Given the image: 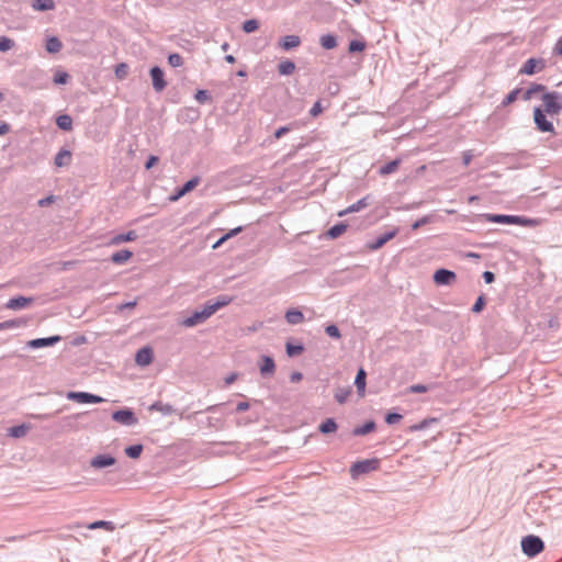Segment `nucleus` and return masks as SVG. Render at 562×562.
Listing matches in <instances>:
<instances>
[{"mask_svg": "<svg viewBox=\"0 0 562 562\" xmlns=\"http://www.w3.org/2000/svg\"><path fill=\"white\" fill-rule=\"evenodd\" d=\"M66 398L80 404H99L105 400L97 394H92L83 391H69L66 394Z\"/></svg>", "mask_w": 562, "mask_h": 562, "instance_id": "5", "label": "nucleus"}, {"mask_svg": "<svg viewBox=\"0 0 562 562\" xmlns=\"http://www.w3.org/2000/svg\"><path fill=\"white\" fill-rule=\"evenodd\" d=\"M337 429H338V424H337L336 419L333 417H328V418L324 419L318 426V431L323 435H328V434L335 432Z\"/></svg>", "mask_w": 562, "mask_h": 562, "instance_id": "27", "label": "nucleus"}, {"mask_svg": "<svg viewBox=\"0 0 562 562\" xmlns=\"http://www.w3.org/2000/svg\"><path fill=\"white\" fill-rule=\"evenodd\" d=\"M154 360V351L151 347L145 346L136 351L135 362L140 367L149 366Z\"/></svg>", "mask_w": 562, "mask_h": 562, "instance_id": "14", "label": "nucleus"}, {"mask_svg": "<svg viewBox=\"0 0 562 562\" xmlns=\"http://www.w3.org/2000/svg\"><path fill=\"white\" fill-rule=\"evenodd\" d=\"M355 385H356L358 395L361 397L364 396L366 385H367V372L362 367H360L357 371V374L355 378Z\"/></svg>", "mask_w": 562, "mask_h": 562, "instance_id": "20", "label": "nucleus"}, {"mask_svg": "<svg viewBox=\"0 0 562 562\" xmlns=\"http://www.w3.org/2000/svg\"><path fill=\"white\" fill-rule=\"evenodd\" d=\"M323 112V106H322V103L321 101H316L313 106L311 108L310 110V115L313 116V117H316L317 115H319L321 113Z\"/></svg>", "mask_w": 562, "mask_h": 562, "instance_id": "60", "label": "nucleus"}, {"mask_svg": "<svg viewBox=\"0 0 562 562\" xmlns=\"http://www.w3.org/2000/svg\"><path fill=\"white\" fill-rule=\"evenodd\" d=\"M376 428V424L374 420L370 419L364 422L362 425L357 426L352 429L353 436H366L372 431H374Z\"/></svg>", "mask_w": 562, "mask_h": 562, "instance_id": "26", "label": "nucleus"}, {"mask_svg": "<svg viewBox=\"0 0 562 562\" xmlns=\"http://www.w3.org/2000/svg\"><path fill=\"white\" fill-rule=\"evenodd\" d=\"M206 321V318L204 317V315L202 314V312L200 310H195L194 312H192V314L188 317H186L181 324L184 326V327H194L196 325H200L202 323H204Z\"/></svg>", "mask_w": 562, "mask_h": 562, "instance_id": "21", "label": "nucleus"}, {"mask_svg": "<svg viewBox=\"0 0 562 562\" xmlns=\"http://www.w3.org/2000/svg\"><path fill=\"white\" fill-rule=\"evenodd\" d=\"M71 159H72V153L69 149L63 147L55 155L54 164L58 168L67 167V166H69L71 164Z\"/></svg>", "mask_w": 562, "mask_h": 562, "instance_id": "18", "label": "nucleus"}, {"mask_svg": "<svg viewBox=\"0 0 562 562\" xmlns=\"http://www.w3.org/2000/svg\"><path fill=\"white\" fill-rule=\"evenodd\" d=\"M474 155L472 150H465L462 153V164L463 166H469L473 159Z\"/></svg>", "mask_w": 562, "mask_h": 562, "instance_id": "63", "label": "nucleus"}, {"mask_svg": "<svg viewBox=\"0 0 562 562\" xmlns=\"http://www.w3.org/2000/svg\"><path fill=\"white\" fill-rule=\"evenodd\" d=\"M485 306H486V297L484 294H481L477 296L476 301L472 305L471 312L474 314H479L484 310Z\"/></svg>", "mask_w": 562, "mask_h": 562, "instance_id": "48", "label": "nucleus"}, {"mask_svg": "<svg viewBox=\"0 0 562 562\" xmlns=\"http://www.w3.org/2000/svg\"><path fill=\"white\" fill-rule=\"evenodd\" d=\"M194 99L201 104L212 101L210 91L205 89H199L194 94Z\"/></svg>", "mask_w": 562, "mask_h": 562, "instance_id": "47", "label": "nucleus"}, {"mask_svg": "<svg viewBox=\"0 0 562 562\" xmlns=\"http://www.w3.org/2000/svg\"><path fill=\"white\" fill-rule=\"evenodd\" d=\"M149 76L151 78L153 88L156 92H161L167 87L165 72L161 67L153 66L149 69Z\"/></svg>", "mask_w": 562, "mask_h": 562, "instance_id": "12", "label": "nucleus"}, {"mask_svg": "<svg viewBox=\"0 0 562 562\" xmlns=\"http://www.w3.org/2000/svg\"><path fill=\"white\" fill-rule=\"evenodd\" d=\"M158 160H159L158 156L149 155L145 162V169L146 170L151 169L158 162Z\"/></svg>", "mask_w": 562, "mask_h": 562, "instance_id": "64", "label": "nucleus"}, {"mask_svg": "<svg viewBox=\"0 0 562 562\" xmlns=\"http://www.w3.org/2000/svg\"><path fill=\"white\" fill-rule=\"evenodd\" d=\"M232 301H233V296L226 295V294H222V295L216 296L213 300H210L211 304L214 306V308L216 311H218L222 307L227 306L229 303H232Z\"/></svg>", "mask_w": 562, "mask_h": 562, "instance_id": "37", "label": "nucleus"}, {"mask_svg": "<svg viewBox=\"0 0 562 562\" xmlns=\"http://www.w3.org/2000/svg\"><path fill=\"white\" fill-rule=\"evenodd\" d=\"M398 227H395L391 231H386L380 235H378L373 240L369 241L367 244V247L370 249V250H379L380 248H382L387 241H390L391 239H393L397 234H398Z\"/></svg>", "mask_w": 562, "mask_h": 562, "instance_id": "10", "label": "nucleus"}, {"mask_svg": "<svg viewBox=\"0 0 562 562\" xmlns=\"http://www.w3.org/2000/svg\"><path fill=\"white\" fill-rule=\"evenodd\" d=\"M380 467V460L378 458L364 459L352 463L350 467V475L356 479L362 474L376 471Z\"/></svg>", "mask_w": 562, "mask_h": 562, "instance_id": "3", "label": "nucleus"}, {"mask_svg": "<svg viewBox=\"0 0 562 562\" xmlns=\"http://www.w3.org/2000/svg\"><path fill=\"white\" fill-rule=\"evenodd\" d=\"M56 125L59 130L69 132L72 130V117L69 114H60L56 117Z\"/></svg>", "mask_w": 562, "mask_h": 562, "instance_id": "33", "label": "nucleus"}, {"mask_svg": "<svg viewBox=\"0 0 562 562\" xmlns=\"http://www.w3.org/2000/svg\"><path fill=\"white\" fill-rule=\"evenodd\" d=\"M430 390V386L426 384H413L409 386V393H425Z\"/></svg>", "mask_w": 562, "mask_h": 562, "instance_id": "57", "label": "nucleus"}, {"mask_svg": "<svg viewBox=\"0 0 562 562\" xmlns=\"http://www.w3.org/2000/svg\"><path fill=\"white\" fill-rule=\"evenodd\" d=\"M32 302H33V297H30V296H23V295H18V296H13V297H11V299L5 303V307H7V308H9V310L18 311V310L25 308V307H26V306H29Z\"/></svg>", "mask_w": 562, "mask_h": 562, "instance_id": "16", "label": "nucleus"}, {"mask_svg": "<svg viewBox=\"0 0 562 562\" xmlns=\"http://www.w3.org/2000/svg\"><path fill=\"white\" fill-rule=\"evenodd\" d=\"M61 340H63V337L60 335H53L49 337L31 339L26 342L25 347L29 349H41V348L55 346L56 344L60 342Z\"/></svg>", "mask_w": 562, "mask_h": 562, "instance_id": "11", "label": "nucleus"}, {"mask_svg": "<svg viewBox=\"0 0 562 562\" xmlns=\"http://www.w3.org/2000/svg\"><path fill=\"white\" fill-rule=\"evenodd\" d=\"M201 181L199 176H194L186 181L181 187L176 188L173 193L169 196V201L176 202L187 193L191 192Z\"/></svg>", "mask_w": 562, "mask_h": 562, "instance_id": "9", "label": "nucleus"}, {"mask_svg": "<svg viewBox=\"0 0 562 562\" xmlns=\"http://www.w3.org/2000/svg\"><path fill=\"white\" fill-rule=\"evenodd\" d=\"M319 45L326 50H331L338 45V37L333 33L323 34L319 37Z\"/></svg>", "mask_w": 562, "mask_h": 562, "instance_id": "22", "label": "nucleus"}, {"mask_svg": "<svg viewBox=\"0 0 562 562\" xmlns=\"http://www.w3.org/2000/svg\"><path fill=\"white\" fill-rule=\"evenodd\" d=\"M259 29V21L256 19H249L243 22L241 30L247 33H254Z\"/></svg>", "mask_w": 562, "mask_h": 562, "instance_id": "45", "label": "nucleus"}, {"mask_svg": "<svg viewBox=\"0 0 562 562\" xmlns=\"http://www.w3.org/2000/svg\"><path fill=\"white\" fill-rule=\"evenodd\" d=\"M546 67V60L543 58H536L531 57L528 58L521 68L519 69V74L532 76L541 70H543Z\"/></svg>", "mask_w": 562, "mask_h": 562, "instance_id": "8", "label": "nucleus"}, {"mask_svg": "<svg viewBox=\"0 0 562 562\" xmlns=\"http://www.w3.org/2000/svg\"><path fill=\"white\" fill-rule=\"evenodd\" d=\"M290 131H291V126L290 125L280 126L279 128L276 130L274 137L277 139H279L282 136H284L286 133H289Z\"/></svg>", "mask_w": 562, "mask_h": 562, "instance_id": "62", "label": "nucleus"}, {"mask_svg": "<svg viewBox=\"0 0 562 562\" xmlns=\"http://www.w3.org/2000/svg\"><path fill=\"white\" fill-rule=\"evenodd\" d=\"M295 70V63L291 59H284L279 63L278 71L281 76H290Z\"/></svg>", "mask_w": 562, "mask_h": 562, "instance_id": "34", "label": "nucleus"}, {"mask_svg": "<svg viewBox=\"0 0 562 562\" xmlns=\"http://www.w3.org/2000/svg\"><path fill=\"white\" fill-rule=\"evenodd\" d=\"M521 92V89L520 88H515L514 90H512L502 101V105L503 106H507L509 104H512L513 102H515L517 99H518V95L520 94Z\"/></svg>", "mask_w": 562, "mask_h": 562, "instance_id": "49", "label": "nucleus"}, {"mask_svg": "<svg viewBox=\"0 0 562 562\" xmlns=\"http://www.w3.org/2000/svg\"><path fill=\"white\" fill-rule=\"evenodd\" d=\"M367 43L362 40H351L348 45L349 54L361 53L366 49Z\"/></svg>", "mask_w": 562, "mask_h": 562, "instance_id": "41", "label": "nucleus"}, {"mask_svg": "<svg viewBox=\"0 0 562 562\" xmlns=\"http://www.w3.org/2000/svg\"><path fill=\"white\" fill-rule=\"evenodd\" d=\"M26 325L23 318H13L0 323V331L22 327Z\"/></svg>", "mask_w": 562, "mask_h": 562, "instance_id": "35", "label": "nucleus"}, {"mask_svg": "<svg viewBox=\"0 0 562 562\" xmlns=\"http://www.w3.org/2000/svg\"><path fill=\"white\" fill-rule=\"evenodd\" d=\"M304 351V346L302 344H293L288 341L285 345L286 355L292 358L301 355Z\"/></svg>", "mask_w": 562, "mask_h": 562, "instance_id": "40", "label": "nucleus"}, {"mask_svg": "<svg viewBox=\"0 0 562 562\" xmlns=\"http://www.w3.org/2000/svg\"><path fill=\"white\" fill-rule=\"evenodd\" d=\"M149 411L160 412L162 415L168 416L177 412V409L168 404L157 401L149 406Z\"/></svg>", "mask_w": 562, "mask_h": 562, "instance_id": "28", "label": "nucleus"}, {"mask_svg": "<svg viewBox=\"0 0 562 562\" xmlns=\"http://www.w3.org/2000/svg\"><path fill=\"white\" fill-rule=\"evenodd\" d=\"M99 528H104L109 531H113L115 526L112 521H108V520H95L88 525V529H90V530H94V529H99Z\"/></svg>", "mask_w": 562, "mask_h": 562, "instance_id": "44", "label": "nucleus"}, {"mask_svg": "<svg viewBox=\"0 0 562 562\" xmlns=\"http://www.w3.org/2000/svg\"><path fill=\"white\" fill-rule=\"evenodd\" d=\"M486 222L503 224V225H519L524 227H536L539 224V221L536 218L522 216V215H512V214H492L485 213L480 215Z\"/></svg>", "mask_w": 562, "mask_h": 562, "instance_id": "1", "label": "nucleus"}, {"mask_svg": "<svg viewBox=\"0 0 562 562\" xmlns=\"http://www.w3.org/2000/svg\"><path fill=\"white\" fill-rule=\"evenodd\" d=\"M325 333L327 336H329L330 338H334V339H340L341 338V333H340V329L338 328L337 325L335 324H329L325 327Z\"/></svg>", "mask_w": 562, "mask_h": 562, "instance_id": "51", "label": "nucleus"}, {"mask_svg": "<svg viewBox=\"0 0 562 562\" xmlns=\"http://www.w3.org/2000/svg\"><path fill=\"white\" fill-rule=\"evenodd\" d=\"M436 422L435 418L424 419L418 424L411 426V431H418L426 429L431 423Z\"/></svg>", "mask_w": 562, "mask_h": 562, "instance_id": "55", "label": "nucleus"}, {"mask_svg": "<svg viewBox=\"0 0 562 562\" xmlns=\"http://www.w3.org/2000/svg\"><path fill=\"white\" fill-rule=\"evenodd\" d=\"M70 79V76L67 71H64V70H56V72L54 74V77H53V82L55 85H66L68 83Z\"/></svg>", "mask_w": 562, "mask_h": 562, "instance_id": "46", "label": "nucleus"}, {"mask_svg": "<svg viewBox=\"0 0 562 562\" xmlns=\"http://www.w3.org/2000/svg\"><path fill=\"white\" fill-rule=\"evenodd\" d=\"M285 321L291 325H299L304 321V314L299 308H289L285 312Z\"/></svg>", "mask_w": 562, "mask_h": 562, "instance_id": "23", "label": "nucleus"}, {"mask_svg": "<svg viewBox=\"0 0 562 562\" xmlns=\"http://www.w3.org/2000/svg\"><path fill=\"white\" fill-rule=\"evenodd\" d=\"M300 45L301 38L297 35H285L279 40V46L285 52L296 48Z\"/></svg>", "mask_w": 562, "mask_h": 562, "instance_id": "19", "label": "nucleus"}, {"mask_svg": "<svg viewBox=\"0 0 562 562\" xmlns=\"http://www.w3.org/2000/svg\"><path fill=\"white\" fill-rule=\"evenodd\" d=\"M546 89L547 88L544 85L531 83V86L527 90H525V92L522 94V99L525 101L530 100L538 92H543V93L547 92Z\"/></svg>", "mask_w": 562, "mask_h": 562, "instance_id": "36", "label": "nucleus"}, {"mask_svg": "<svg viewBox=\"0 0 562 562\" xmlns=\"http://www.w3.org/2000/svg\"><path fill=\"white\" fill-rule=\"evenodd\" d=\"M352 392V389L351 386H347V387H337L336 391H335V394H334V397L335 400L339 403V404H344L346 403V401L348 400L349 395L351 394Z\"/></svg>", "mask_w": 562, "mask_h": 562, "instance_id": "38", "label": "nucleus"}, {"mask_svg": "<svg viewBox=\"0 0 562 562\" xmlns=\"http://www.w3.org/2000/svg\"><path fill=\"white\" fill-rule=\"evenodd\" d=\"M402 418H403V416L400 413L394 412V411L387 412L384 416V420L387 425H394V424L398 423Z\"/></svg>", "mask_w": 562, "mask_h": 562, "instance_id": "52", "label": "nucleus"}, {"mask_svg": "<svg viewBox=\"0 0 562 562\" xmlns=\"http://www.w3.org/2000/svg\"><path fill=\"white\" fill-rule=\"evenodd\" d=\"M401 162H402L401 158H395V159L384 164L383 166H381L379 168L378 172H379L380 176L391 175V173L395 172L398 169Z\"/></svg>", "mask_w": 562, "mask_h": 562, "instance_id": "31", "label": "nucleus"}, {"mask_svg": "<svg viewBox=\"0 0 562 562\" xmlns=\"http://www.w3.org/2000/svg\"><path fill=\"white\" fill-rule=\"evenodd\" d=\"M456 279V272L446 268H439L432 274V280L437 285H450Z\"/></svg>", "mask_w": 562, "mask_h": 562, "instance_id": "13", "label": "nucleus"}, {"mask_svg": "<svg viewBox=\"0 0 562 562\" xmlns=\"http://www.w3.org/2000/svg\"><path fill=\"white\" fill-rule=\"evenodd\" d=\"M112 419L124 426H134L138 423L134 411L130 407H123L114 411L111 415Z\"/></svg>", "mask_w": 562, "mask_h": 562, "instance_id": "6", "label": "nucleus"}, {"mask_svg": "<svg viewBox=\"0 0 562 562\" xmlns=\"http://www.w3.org/2000/svg\"><path fill=\"white\" fill-rule=\"evenodd\" d=\"M547 112L543 111L541 108L537 106L533 110V121L536 124V127L539 132L542 133H553L554 126L551 121L547 119Z\"/></svg>", "mask_w": 562, "mask_h": 562, "instance_id": "7", "label": "nucleus"}, {"mask_svg": "<svg viewBox=\"0 0 562 562\" xmlns=\"http://www.w3.org/2000/svg\"><path fill=\"white\" fill-rule=\"evenodd\" d=\"M116 463V459L108 453H101L93 457L90 461V465L94 469H104L112 467Z\"/></svg>", "mask_w": 562, "mask_h": 562, "instance_id": "15", "label": "nucleus"}, {"mask_svg": "<svg viewBox=\"0 0 562 562\" xmlns=\"http://www.w3.org/2000/svg\"><path fill=\"white\" fill-rule=\"evenodd\" d=\"M259 370H260V374L265 378L272 375L276 371V362H274L273 358L270 356H267V355L261 356L260 363H259Z\"/></svg>", "mask_w": 562, "mask_h": 562, "instance_id": "17", "label": "nucleus"}, {"mask_svg": "<svg viewBox=\"0 0 562 562\" xmlns=\"http://www.w3.org/2000/svg\"><path fill=\"white\" fill-rule=\"evenodd\" d=\"M27 430H29V426H26L25 424H21V425L10 427L8 429V434H9V436H11L13 438H21V437L25 436Z\"/></svg>", "mask_w": 562, "mask_h": 562, "instance_id": "43", "label": "nucleus"}, {"mask_svg": "<svg viewBox=\"0 0 562 562\" xmlns=\"http://www.w3.org/2000/svg\"><path fill=\"white\" fill-rule=\"evenodd\" d=\"M54 0H32V8L38 12H46L55 9Z\"/></svg>", "mask_w": 562, "mask_h": 562, "instance_id": "32", "label": "nucleus"}, {"mask_svg": "<svg viewBox=\"0 0 562 562\" xmlns=\"http://www.w3.org/2000/svg\"><path fill=\"white\" fill-rule=\"evenodd\" d=\"M144 450L142 443L127 446L124 450L125 454L131 459H138Z\"/></svg>", "mask_w": 562, "mask_h": 562, "instance_id": "39", "label": "nucleus"}, {"mask_svg": "<svg viewBox=\"0 0 562 562\" xmlns=\"http://www.w3.org/2000/svg\"><path fill=\"white\" fill-rule=\"evenodd\" d=\"M137 239V234L135 231H128L126 233L117 234L113 236L110 240V245H120L122 243L134 241Z\"/></svg>", "mask_w": 562, "mask_h": 562, "instance_id": "24", "label": "nucleus"}, {"mask_svg": "<svg viewBox=\"0 0 562 562\" xmlns=\"http://www.w3.org/2000/svg\"><path fill=\"white\" fill-rule=\"evenodd\" d=\"M63 43L57 36H48L45 43V49L49 54H57L61 50Z\"/></svg>", "mask_w": 562, "mask_h": 562, "instance_id": "29", "label": "nucleus"}, {"mask_svg": "<svg viewBox=\"0 0 562 562\" xmlns=\"http://www.w3.org/2000/svg\"><path fill=\"white\" fill-rule=\"evenodd\" d=\"M168 64L173 68L180 67L183 65V58L178 53H171L168 55Z\"/></svg>", "mask_w": 562, "mask_h": 562, "instance_id": "53", "label": "nucleus"}, {"mask_svg": "<svg viewBox=\"0 0 562 562\" xmlns=\"http://www.w3.org/2000/svg\"><path fill=\"white\" fill-rule=\"evenodd\" d=\"M55 200H56V196L54 194H49L43 199H40L37 201V205L41 207H46V206L53 204L55 202Z\"/></svg>", "mask_w": 562, "mask_h": 562, "instance_id": "58", "label": "nucleus"}, {"mask_svg": "<svg viewBox=\"0 0 562 562\" xmlns=\"http://www.w3.org/2000/svg\"><path fill=\"white\" fill-rule=\"evenodd\" d=\"M430 221L429 216H423L420 218H418L417 221H415L413 224H412V229L413 231H416L418 229L419 227H422L423 225H426L428 224Z\"/></svg>", "mask_w": 562, "mask_h": 562, "instance_id": "61", "label": "nucleus"}, {"mask_svg": "<svg viewBox=\"0 0 562 562\" xmlns=\"http://www.w3.org/2000/svg\"><path fill=\"white\" fill-rule=\"evenodd\" d=\"M200 311L202 312V314L204 315V317L206 319L210 318L214 313L217 312L214 308V306L211 304L210 300L204 303L202 310H200Z\"/></svg>", "mask_w": 562, "mask_h": 562, "instance_id": "56", "label": "nucleus"}, {"mask_svg": "<svg viewBox=\"0 0 562 562\" xmlns=\"http://www.w3.org/2000/svg\"><path fill=\"white\" fill-rule=\"evenodd\" d=\"M542 101L544 105L542 110L550 115L558 114L562 110V94L560 92H544Z\"/></svg>", "mask_w": 562, "mask_h": 562, "instance_id": "4", "label": "nucleus"}, {"mask_svg": "<svg viewBox=\"0 0 562 562\" xmlns=\"http://www.w3.org/2000/svg\"><path fill=\"white\" fill-rule=\"evenodd\" d=\"M370 204V195H366L362 199L358 200L356 203L348 206V212H359L366 209Z\"/></svg>", "mask_w": 562, "mask_h": 562, "instance_id": "42", "label": "nucleus"}, {"mask_svg": "<svg viewBox=\"0 0 562 562\" xmlns=\"http://www.w3.org/2000/svg\"><path fill=\"white\" fill-rule=\"evenodd\" d=\"M15 43L8 36H0V52L5 53L14 47Z\"/></svg>", "mask_w": 562, "mask_h": 562, "instance_id": "50", "label": "nucleus"}, {"mask_svg": "<svg viewBox=\"0 0 562 562\" xmlns=\"http://www.w3.org/2000/svg\"><path fill=\"white\" fill-rule=\"evenodd\" d=\"M348 228V224L345 222H338L326 232V237L328 239H336L341 236Z\"/></svg>", "mask_w": 562, "mask_h": 562, "instance_id": "25", "label": "nucleus"}, {"mask_svg": "<svg viewBox=\"0 0 562 562\" xmlns=\"http://www.w3.org/2000/svg\"><path fill=\"white\" fill-rule=\"evenodd\" d=\"M206 426L209 428H214L216 430L222 429L224 427V422L222 418L217 417H207L206 418Z\"/></svg>", "mask_w": 562, "mask_h": 562, "instance_id": "54", "label": "nucleus"}, {"mask_svg": "<svg viewBox=\"0 0 562 562\" xmlns=\"http://www.w3.org/2000/svg\"><path fill=\"white\" fill-rule=\"evenodd\" d=\"M520 546L522 553L528 558H535L544 550L543 540L536 535L522 537Z\"/></svg>", "mask_w": 562, "mask_h": 562, "instance_id": "2", "label": "nucleus"}, {"mask_svg": "<svg viewBox=\"0 0 562 562\" xmlns=\"http://www.w3.org/2000/svg\"><path fill=\"white\" fill-rule=\"evenodd\" d=\"M127 65L125 63H121L115 67V75L117 78L122 79L127 74Z\"/></svg>", "mask_w": 562, "mask_h": 562, "instance_id": "59", "label": "nucleus"}, {"mask_svg": "<svg viewBox=\"0 0 562 562\" xmlns=\"http://www.w3.org/2000/svg\"><path fill=\"white\" fill-rule=\"evenodd\" d=\"M133 256V252L128 249H121L111 256V261L115 265L126 263Z\"/></svg>", "mask_w": 562, "mask_h": 562, "instance_id": "30", "label": "nucleus"}]
</instances>
